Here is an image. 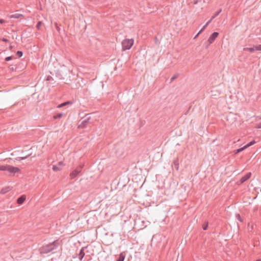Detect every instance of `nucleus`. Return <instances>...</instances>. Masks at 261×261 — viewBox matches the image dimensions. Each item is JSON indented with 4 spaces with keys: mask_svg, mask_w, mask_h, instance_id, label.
I'll return each mask as SVG.
<instances>
[{
    "mask_svg": "<svg viewBox=\"0 0 261 261\" xmlns=\"http://www.w3.org/2000/svg\"><path fill=\"white\" fill-rule=\"evenodd\" d=\"M236 217L237 218V219L240 221V222H242L243 221V220L240 216V214H236Z\"/></svg>",
    "mask_w": 261,
    "mask_h": 261,
    "instance_id": "26",
    "label": "nucleus"
},
{
    "mask_svg": "<svg viewBox=\"0 0 261 261\" xmlns=\"http://www.w3.org/2000/svg\"><path fill=\"white\" fill-rule=\"evenodd\" d=\"M244 50L245 51H249L250 53H253L254 51H255L254 46L253 47H251L244 48Z\"/></svg>",
    "mask_w": 261,
    "mask_h": 261,
    "instance_id": "12",
    "label": "nucleus"
},
{
    "mask_svg": "<svg viewBox=\"0 0 261 261\" xmlns=\"http://www.w3.org/2000/svg\"><path fill=\"white\" fill-rule=\"evenodd\" d=\"M8 16L10 18H15V19H18V18H19L20 17H23L22 14H18V13H16V14H12V15H9Z\"/></svg>",
    "mask_w": 261,
    "mask_h": 261,
    "instance_id": "11",
    "label": "nucleus"
},
{
    "mask_svg": "<svg viewBox=\"0 0 261 261\" xmlns=\"http://www.w3.org/2000/svg\"><path fill=\"white\" fill-rule=\"evenodd\" d=\"M172 166L174 167L177 171L179 169V159L178 158H176L174 160Z\"/></svg>",
    "mask_w": 261,
    "mask_h": 261,
    "instance_id": "9",
    "label": "nucleus"
},
{
    "mask_svg": "<svg viewBox=\"0 0 261 261\" xmlns=\"http://www.w3.org/2000/svg\"><path fill=\"white\" fill-rule=\"evenodd\" d=\"M61 241L56 240L52 243L43 246L39 248L40 254H47L51 251L56 249L60 245Z\"/></svg>",
    "mask_w": 261,
    "mask_h": 261,
    "instance_id": "1",
    "label": "nucleus"
},
{
    "mask_svg": "<svg viewBox=\"0 0 261 261\" xmlns=\"http://www.w3.org/2000/svg\"><path fill=\"white\" fill-rule=\"evenodd\" d=\"M179 76V74L178 73H177V74H174L170 79V83H171L174 80H175L176 79H177Z\"/></svg>",
    "mask_w": 261,
    "mask_h": 261,
    "instance_id": "21",
    "label": "nucleus"
},
{
    "mask_svg": "<svg viewBox=\"0 0 261 261\" xmlns=\"http://www.w3.org/2000/svg\"><path fill=\"white\" fill-rule=\"evenodd\" d=\"M200 1V0H193L194 4L196 5Z\"/></svg>",
    "mask_w": 261,
    "mask_h": 261,
    "instance_id": "31",
    "label": "nucleus"
},
{
    "mask_svg": "<svg viewBox=\"0 0 261 261\" xmlns=\"http://www.w3.org/2000/svg\"><path fill=\"white\" fill-rule=\"evenodd\" d=\"M42 22L41 21H38L36 24V28L37 29V30H40V28L42 25Z\"/></svg>",
    "mask_w": 261,
    "mask_h": 261,
    "instance_id": "22",
    "label": "nucleus"
},
{
    "mask_svg": "<svg viewBox=\"0 0 261 261\" xmlns=\"http://www.w3.org/2000/svg\"><path fill=\"white\" fill-rule=\"evenodd\" d=\"M89 115V114H86L81 119L80 121H81V123L79 125L78 128H85L87 127L88 124L91 123L90 121L91 118Z\"/></svg>",
    "mask_w": 261,
    "mask_h": 261,
    "instance_id": "3",
    "label": "nucleus"
},
{
    "mask_svg": "<svg viewBox=\"0 0 261 261\" xmlns=\"http://www.w3.org/2000/svg\"><path fill=\"white\" fill-rule=\"evenodd\" d=\"M82 166H80L77 167L75 169H74L70 174V176L71 178H75L77 175H78L82 171Z\"/></svg>",
    "mask_w": 261,
    "mask_h": 261,
    "instance_id": "7",
    "label": "nucleus"
},
{
    "mask_svg": "<svg viewBox=\"0 0 261 261\" xmlns=\"http://www.w3.org/2000/svg\"><path fill=\"white\" fill-rule=\"evenodd\" d=\"M63 115V113H58L56 115H55L53 116V118L54 119H57L61 118Z\"/></svg>",
    "mask_w": 261,
    "mask_h": 261,
    "instance_id": "16",
    "label": "nucleus"
},
{
    "mask_svg": "<svg viewBox=\"0 0 261 261\" xmlns=\"http://www.w3.org/2000/svg\"><path fill=\"white\" fill-rule=\"evenodd\" d=\"M200 35V34H199V33H198L196 36L194 37V39H196L199 35Z\"/></svg>",
    "mask_w": 261,
    "mask_h": 261,
    "instance_id": "36",
    "label": "nucleus"
},
{
    "mask_svg": "<svg viewBox=\"0 0 261 261\" xmlns=\"http://www.w3.org/2000/svg\"><path fill=\"white\" fill-rule=\"evenodd\" d=\"M125 256L122 253H121L119 257L117 258L116 261H124Z\"/></svg>",
    "mask_w": 261,
    "mask_h": 261,
    "instance_id": "14",
    "label": "nucleus"
},
{
    "mask_svg": "<svg viewBox=\"0 0 261 261\" xmlns=\"http://www.w3.org/2000/svg\"><path fill=\"white\" fill-rule=\"evenodd\" d=\"M2 40V41L3 42H9V40H8L7 39H6L5 38H3Z\"/></svg>",
    "mask_w": 261,
    "mask_h": 261,
    "instance_id": "30",
    "label": "nucleus"
},
{
    "mask_svg": "<svg viewBox=\"0 0 261 261\" xmlns=\"http://www.w3.org/2000/svg\"><path fill=\"white\" fill-rule=\"evenodd\" d=\"M246 149V147L244 146L243 147L240 148L239 149H237L234 151V154L239 153V152L243 151Z\"/></svg>",
    "mask_w": 261,
    "mask_h": 261,
    "instance_id": "13",
    "label": "nucleus"
},
{
    "mask_svg": "<svg viewBox=\"0 0 261 261\" xmlns=\"http://www.w3.org/2000/svg\"><path fill=\"white\" fill-rule=\"evenodd\" d=\"M56 28L58 32L60 31V28L59 27V26L58 25V24L57 23L56 24Z\"/></svg>",
    "mask_w": 261,
    "mask_h": 261,
    "instance_id": "33",
    "label": "nucleus"
},
{
    "mask_svg": "<svg viewBox=\"0 0 261 261\" xmlns=\"http://www.w3.org/2000/svg\"><path fill=\"white\" fill-rule=\"evenodd\" d=\"M16 55L18 58H20L23 55V52L22 51L18 50L16 52Z\"/></svg>",
    "mask_w": 261,
    "mask_h": 261,
    "instance_id": "23",
    "label": "nucleus"
},
{
    "mask_svg": "<svg viewBox=\"0 0 261 261\" xmlns=\"http://www.w3.org/2000/svg\"><path fill=\"white\" fill-rule=\"evenodd\" d=\"M251 173L248 172L246 174H245L244 176H243L241 179H240V183L243 184L246 180H247L251 176Z\"/></svg>",
    "mask_w": 261,
    "mask_h": 261,
    "instance_id": "8",
    "label": "nucleus"
},
{
    "mask_svg": "<svg viewBox=\"0 0 261 261\" xmlns=\"http://www.w3.org/2000/svg\"><path fill=\"white\" fill-rule=\"evenodd\" d=\"M87 247H82V248L81 249V250H80V251L79 253H76V254L75 255V256H73V257H73V258H76V257H77V256H78V257H79V259H80V261H82V260H83V259L84 257V256H85V252H84V250H85V248H86Z\"/></svg>",
    "mask_w": 261,
    "mask_h": 261,
    "instance_id": "6",
    "label": "nucleus"
},
{
    "mask_svg": "<svg viewBox=\"0 0 261 261\" xmlns=\"http://www.w3.org/2000/svg\"><path fill=\"white\" fill-rule=\"evenodd\" d=\"M26 197L25 195H23L19 197L17 199V203L18 204H22L24 200H25Z\"/></svg>",
    "mask_w": 261,
    "mask_h": 261,
    "instance_id": "10",
    "label": "nucleus"
},
{
    "mask_svg": "<svg viewBox=\"0 0 261 261\" xmlns=\"http://www.w3.org/2000/svg\"><path fill=\"white\" fill-rule=\"evenodd\" d=\"M59 164L60 165H61L62 164V162H59Z\"/></svg>",
    "mask_w": 261,
    "mask_h": 261,
    "instance_id": "38",
    "label": "nucleus"
},
{
    "mask_svg": "<svg viewBox=\"0 0 261 261\" xmlns=\"http://www.w3.org/2000/svg\"><path fill=\"white\" fill-rule=\"evenodd\" d=\"M0 171H8L10 173L15 174L16 173L19 172L20 171V169L18 167L6 165L0 166Z\"/></svg>",
    "mask_w": 261,
    "mask_h": 261,
    "instance_id": "2",
    "label": "nucleus"
},
{
    "mask_svg": "<svg viewBox=\"0 0 261 261\" xmlns=\"http://www.w3.org/2000/svg\"><path fill=\"white\" fill-rule=\"evenodd\" d=\"M211 22V20H209L206 24L202 27L203 30H205L206 28L207 27V25L210 24V23Z\"/></svg>",
    "mask_w": 261,
    "mask_h": 261,
    "instance_id": "28",
    "label": "nucleus"
},
{
    "mask_svg": "<svg viewBox=\"0 0 261 261\" xmlns=\"http://www.w3.org/2000/svg\"><path fill=\"white\" fill-rule=\"evenodd\" d=\"M13 58H14L13 56H9V57H6L5 60L6 61H9L12 60Z\"/></svg>",
    "mask_w": 261,
    "mask_h": 261,
    "instance_id": "27",
    "label": "nucleus"
},
{
    "mask_svg": "<svg viewBox=\"0 0 261 261\" xmlns=\"http://www.w3.org/2000/svg\"><path fill=\"white\" fill-rule=\"evenodd\" d=\"M256 261H261V259H257L256 260Z\"/></svg>",
    "mask_w": 261,
    "mask_h": 261,
    "instance_id": "37",
    "label": "nucleus"
},
{
    "mask_svg": "<svg viewBox=\"0 0 261 261\" xmlns=\"http://www.w3.org/2000/svg\"><path fill=\"white\" fill-rule=\"evenodd\" d=\"M28 156H29V155H27L24 157H18V158L19 159V160H22L27 159Z\"/></svg>",
    "mask_w": 261,
    "mask_h": 261,
    "instance_id": "29",
    "label": "nucleus"
},
{
    "mask_svg": "<svg viewBox=\"0 0 261 261\" xmlns=\"http://www.w3.org/2000/svg\"><path fill=\"white\" fill-rule=\"evenodd\" d=\"M5 20H4V19H0V23H1V24H3V23H5Z\"/></svg>",
    "mask_w": 261,
    "mask_h": 261,
    "instance_id": "34",
    "label": "nucleus"
},
{
    "mask_svg": "<svg viewBox=\"0 0 261 261\" xmlns=\"http://www.w3.org/2000/svg\"><path fill=\"white\" fill-rule=\"evenodd\" d=\"M70 103H71V102L70 101H67L64 102L62 103L61 104L59 105L58 106V107L59 108H61V107H64L65 106H66V105H67L68 104H70Z\"/></svg>",
    "mask_w": 261,
    "mask_h": 261,
    "instance_id": "20",
    "label": "nucleus"
},
{
    "mask_svg": "<svg viewBox=\"0 0 261 261\" xmlns=\"http://www.w3.org/2000/svg\"><path fill=\"white\" fill-rule=\"evenodd\" d=\"M134 44V39H125L122 42V47L123 50L129 49Z\"/></svg>",
    "mask_w": 261,
    "mask_h": 261,
    "instance_id": "4",
    "label": "nucleus"
},
{
    "mask_svg": "<svg viewBox=\"0 0 261 261\" xmlns=\"http://www.w3.org/2000/svg\"><path fill=\"white\" fill-rule=\"evenodd\" d=\"M12 46H10V49H12Z\"/></svg>",
    "mask_w": 261,
    "mask_h": 261,
    "instance_id": "39",
    "label": "nucleus"
},
{
    "mask_svg": "<svg viewBox=\"0 0 261 261\" xmlns=\"http://www.w3.org/2000/svg\"><path fill=\"white\" fill-rule=\"evenodd\" d=\"M204 30H203V29L202 28L199 31V34H201Z\"/></svg>",
    "mask_w": 261,
    "mask_h": 261,
    "instance_id": "35",
    "label": "nucleus"
},
{
    "mask_svg": "<svg viewBox=\"0 0 261 261\" xmlns=\"http://www.w3.org/2000/svg\"><path fill=\"white\" fill-rule=\"evenodd\" d=\"M255 50L261 51V44L254 46Z\"/></svg>",
    "mask_w": 261,
    "mask_h": 261,
    "instance_id": "24",
    "label": "nucleus"
},
{
    "mask_svg": "<svg viewBox=\"0 0 261 261\" xmlns=\"http://www.w3.org/2000/svg\"><path fill=\"white\" fill-rule=\"evenodd\" d=\"M53 170L54 171H58L61 170V168L57 166H53Z\"/></svg>",
    "mask_w": 261,
    "mask_h": 261,
    "instance_id": "25",
    "label": "nucleus"
},
{
    "mask_svg": "<svg viewBox=\"0 0 261 261\" xmlns=\"http://www.w3.org/2000/svg\"><path fill=\"white\" fill-rule=\"evenodd\" d=\"M208 226V221H205L204 223L202 225V229L204 230H207Z\"/></svg>",
    "mask_w": 261,
    "mask_h": 261,
    "instance_id": "18",
    "label": "nucleus"
},
{
    "mask_svg": "<svg viewBox=\"0 0 261 261\" xmlns=\"http://www.w3.org/2000/svg\"><path fill=\"white\" fill-rule=\"evenodd\" d=\"M9 191V187L3 188L1 191V193L4 194Z\"/></svg>",
    "mask_w": 261,
    "mask_h": 261,
    "instance_id": "19",
    "label": "nucleus"
},
{
    "mask_svg": "<svg viewBox=\"0 0 261 261\" xmlns=\"http://www.w3.org/2000/svg\"><path fill=\"white\" fill-rule=\"evenodd\" d=\"M218 35H219V33L218 32H216L213 33L211 35V36H210V37L208 38V39L207 40L208 44L206 45V47H208V46L215 41V40L217 38Z\"/></svg>",
    "mask_w": 261,
    "mask_h": 261,
    "instance_id": "5",
    "label": "nucleus"
},
{
    "mask_svg": "<svg viewBox=\"0 0 261 261\" xmlns=\"http://www.w3.org/2000/svg\"><path fill=\"white\" fill-rule=\"evenodd\" d=\"M256 127L257 128H261V122L257 124Z\"/></svg>",
    "mask_w": 261,
    "mask_h": 261,
    "instance_id": "32",
    "label": "nucleus"
},
{
    "mask_svg": "<svg viewBox=\"0 0 261 261\" xmlns=\"http://www.w3.org/2000/svg\"><path fill=\"white\" fill-rule=\"evenodd\" d=\"M256 143V142L254 141V140H252L251 141H250V142H249L248 143H247L246 145H245L244 146L246 147V149L248 147L253 145V144H254L255 143Z\"/></svg>",
    "mask_w": 261,
    "mask_h": 261,
    "instance_id": "17",
    "label": "nucleus"
},
{
    "mask_svg": "<svg viewBox=\"0 0 261 261\" xmlns=\"http://www.w3.org/2000/svg\"><path fill=\"white\" fill-rule=\"evenodd\" d=\"M222 9H219L212 17L210 20H211V21L213 19H214L215 17H216L221 12Z\"/></svg>",
    "mask_w": 261,
    "mask_h": 261,
    "instance_id": "15",
    "label": "nucleus"
}]
</instances>
